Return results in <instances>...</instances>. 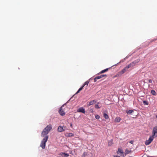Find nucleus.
I'll use <instances>...</instances> for the list:
<instances>
[{
    "label": "nucleus",
    "instance_id": "27",
    "mask_svg": "<svg viewBox=\"0 0 157 157\" xmlns=\"http://www.w3.org/2000/svg\"><path fill=\"white\" fill-rule=\"evenodd\" d=\"M70 126L71 127H72V125L71 124Z\"/></svg>",
    "mask_w": 157,
    "mask_h": 157
},
{
    "label": "nucleus",
    "instance_id": "1",
    "mask_svg": "<svg viewBox=\"0 0 157 157\" xmlns=\"http://www.w3.org/2000/svg\"><path fill=\"white\" fill-rule=\"evenodd\" d=\"M52 128L51 124L47 126L42 132L41 136L42 137H44L48 133L49 131L52 129Z\"/></svg>",
    "mask_w": 157,
    "mask_h": 157
},
{
    "label": "nucleus",
    "instance_id": "21",
    "mask_svg": "<svg viewBox=\"0 0 157 157\" xmlns=\"http://www.w3.org/2000/svg\"><path fill=\"white\" fill-rule=\"evenodd\" d=\"M89 82V81H87L84 83V84L82 86H84L86 85L88 86Z\"/></svg>",
    "mask_w": 157,
    "mask_h": 157
},
{
    "label": "nucleus",
    "instance_id": "7",
    "mask_svg": "<svg viewBox=\"0 0 157 157\" xmlns=\"http://www.w3.org/2000/svg\"><path fill=\"white\" fill-rule=\"evenodd\" d=\"M107 75H101L100 76H98L97 77H96L94 78V82H96L98 79H100L101 78H102L103 77H104V76H106Z\"/></svg>",
    "mask_w": 157,
    "mask_h": 157
},
{
    "label": "nucleus",
    "instance_id": "4",
    "mask_svg": "<svg viewBox=\"0 0 157 157\" xmlns=\"http://www.w3.org/2000/svg\"><path fill=\"white\" fill-rule=\"evenodd\" d=\"M67 107L66 106V105L64 104L62 105L61 107L60 108L59 112V114L61 116H63L65 114V109Z\"/></svg>",
    "mask_w": 157,
    "mask_h": 157
},
{
    "label": "nucleus",
    "instance_id": "14",
    "mask_svg": "<svg viewBox=\"0 0 157 157\" xmlns=\"http://www.w3.org/2000/svg\"><path fill=\"white\" fill-rule=\"evenodd\" d=\"M103 117L106 119H108L109 118L108 115L105 113H103Z\"/></svg>",
    "mask_w": 157,
    "mask_h": 157
},
{
    "label": "nucleus",
    "instance_id": "17",
    "mask_svg": "<svg viewBox=\"0 0 157 157\" xmlns=\"http://www.w3.org/2000/svg\"><path fill=\"white\" fill-rule=\"evenodd\" d=\"M133 112V111L132 110H130L128 111H127L126 113L127 114H131Z\"/></svg>",
    "mask_w": 157,
    "mask_h": 157
},
{
    "label": "nucleus",
    "instance_id": "16",
    "mask_svg": "<svg viewBox=\"0 0 157 157\" xmlns=\"http://www.w3.org/2000/svg\"><path fill=\"white\" fill-rule=\"evenodd\" d=\"M84 87V86H82L78 90V91L77 92L76 94H78L79 93L80 91H81L83 88Z\"/></svg>",
    "mask_w": 157,
    "mask_h": 157
},
{
    "label": "nucleus",
    "instance_id": "19",
    "mask_svg": "<svg viewBox=\"0 0 157 157\" xmlns=\"http://www.w3.org/2000/svg\"><path fill=\"white\" fill-rule=\"evenodd\" d=\"M151 93L152 95H156V92L155 90H151Z\"/></svg>",
    "mask_w": 157,
    "mask_h": 157
},
{
    "label": "nucleus",
    "instance_id": "13",
    "mask_svg": "<svg viewBox=\"0 0 157 157\" xmlns=\"http://www.w3.org/2000/svg\"><path fill=\"white\" fill-rule=\"evenodd\" d=\"M121 120V119L120 117H116L114 120V121L116 122H119Z\"/></svg>",
    "mask_w": 157,
    "mask_h": 157
},
{
    "label": "nucleus",
    "instance_id": "26",
    "mask_svg": "<svg viewBox=\"0 0 157 157\" xmlns=\"http://www.w3.org/2000/svg\"><path fill=\"white\" fill-rule=\"evenodd\" d=\"M148 82L149 83H151L152 82V80L151 79H150L149 80Z\"/></svg>",
    "mask_w": 157,
    "mask_h": 157
},
{
    "label": "nucleus",
    "instance_id": "18",
    "mask_svg": "<svg viewBox=\"0 0 157 157\" xmlns=\"http://www.w3.org/2000/svg\"><path fill=\"white\" fill-rule=\"evenodd\" d=\"M108 69H109V68H106L105 70H102L100 72V73H101V74L107 71H108Z\"/></svg>",
    "mask_w": 157,
    "mask_h": 157
},
{
    "label": "nucleus",
    "instance_id": "3",
    "mask_svg": "<svg viewBox=\"0 0 157 157\" xmlns=\"http://www.w3.org/2000/svg\"><path fill=\"white\" fill-rule=\"evenodd\" d=\"M44 137V138L42 140L40 144V147L43 149H44L45 147L46 142L48 139V136H45Z\"/></svg>",
    "mask_w": 157,
    "mask_h": 157
},
{
    "label": "nucleus",
    "instance_id": "9",
    "mask_svg": "<svg viewBox=\"0 0 157 157\" xmlns=\"http://www.w3.org/2000/svg\"><path fill=\"white\" fill-rule=\"evenodd\" d=\"M65 130L63 129V127L62 126H59L58 128V131L59 132H61L64 131Z\"/></svg>",
    "mask_w": 157,
    "mask_h": 157
},
{
    "label": "nucleus",
    "instance_id": "5",
    "mask_svg": "<svg viewBox=\"0 0 157 157\" xmlns=\"http://www.w3.org/2000/svg\"><path fill=\"white\" fill-rule=\"evenodd\" d=\"M153 136V138L157 137V126H155L153 128L152 131V135L151 136Z\"/></svg>",
    "mask_w": 157,
    "mask_h": 157
},
{
    "label": "nucleus",
    "instance_id": "11",
    "mask_svg": "<svg viewBox=\"0 0 157 157\" xmlns=\"http://www.w3.org/2000/svg\"><path fill=\"white\" fill-rule=\"evenodd\" d=\"M65 136L68 137H73L74 136V134L72 133H66L65 134Z\"/></svg>",
    "mask_w": 157,
    "mask_h": 157
},
{
    "label": "nucleus",
    "instance_id": "2",
    "mask_svg": "<svg viewBox=\"0 0 157 157\" xmlns=\"http://www.w3.org/2000/svg\"><path fill=\"white\" fill-rule=\"evenodd\" d=\"M136 62H135V63L134 62H132L131 63H130V64L128 65L127 66L125 67L123 69H122V70H121V71L119 72V75H121L125 72L127 71H128V69L131 67H132L133 66L135 65L136 64Z\"/></svg>",
    "mask_w": 157,
    "mask_h": 157
},
{
    "label": "nucleus",
    "instance_id": "25",
    "mask_svg": "<svg viewBox=\"0 0 157 157\" xmlns=\"http://www.w3.org/2000/svg\"><path fill=\"white\" fill-rule=\"evenodd\" d=\"M134 141L133 140H131L130 141L129 143L131 144H133Z\"/></svg>",
    "mask_w": 157,
    "mask_h": 157
},
{
    "label": "nucleus",
    "instance_id": "8",
    "mask_svg": "<svg viewBox=\"0 0 157 157\" xmlns=\"http://www.w3.org/2000/svg\"><path fill=\"white\" fill-rule=\"evenodd\" d=\"M78 112H81L82 113H85V111L83 107H81L78 109L77 111Z\"/></svg>",
    "mask_w": 157,
    "mask_h": 157
},
{
    "label": "nucleus",
    "instance_id": "6",
    "mask_svg": "<svg viewBox=\"0 0 157 157\" xmlns=\"http://www.w3.org/2000/svg\"><path fill=\"white\" fill-rule=\"evenodd\" d=\"M154 138L153 136H150L148 140H147L145 141V145H149L153 141Z\"/></svg>",
    "mask_w": 157,
    "mask_h": 157
},
{
    "label": "nucleus",
    "instance_id": "22",
    "mask_svg": "<svg viewBox=\"0 0 157 157\" xmlns=\"http://www.w3.org/2000/svg\"><path fill=\"white\" fill-rule=\"evenodd\" d=\"M143 103L144 105H147L148 102L147 101H143Z\"/></svg>",
    "mask_w": 157,
    "mask_h": 157
},
{
    "label": "nucleus",
    "instance_id": "20",
    "mask_svg": "<svg viewBox=\"0 0 157 157\" xmlns=\"http://www.w3.org/2000/svg\"><path fill=\"white\" fill-rule=\"evenodd\" d=\"M125 155L128 154L130 153L131 152V151H129L128 150L126 149L125 150Z\"/></svg>",
    "mask_w": 157,
    "mask_h": 157
},
{
    "label": "nucleus",
    "instance_id": "23",
    "mask_svg": "<svg viewBox=\"0 0 157 157\" xmlns=\"http://www.w3.org/2000/svg\"><path fill=\"white\" fill-rule=\"evenodd\" d=\"M95 108L96 109H99L100 107H99L98 104H97L95 105Z\"/></svg>",
    "mask_w": 157,
    "mask_h": 157
},
{
    "label": "nucleus",
    "instance_id": "10",
    "mask_svg": "<svg viewBox=\"0 0 157 157\" xmlns=\"http://www.w3.org/2000/svg\"><path fill=\"white\" fill-rule=\"evenodd\" d=\"M60 155L63 157H67L69 156V155L67 153H66L64 152H61L60 153Z\"/></svg>",
    "mask_w": 157,
    "mask_h": 157
},
{
    "label": "nucleus",
    "instance_id": "28",
    "mask_svg": "<svg viewBox=\"0 0 157 157\" xmlns=\"http://www.w3.org/2000/svg\"><path fill=\"white\" fill-rule=\"evenodd\" d=\"M121 61L120 62H119L118 63H117V64L118 63H121Z\"/></svg>",
    "mask_w": 157,
    "mask_h": 157
},
{
    "label": "nucleus",
    "instance_id": "12",
    "mask_svg": "<svg viewBox=\"0 0 157 157\" xmlns=\"http://www.w3.org/2000/svg\"><path fill=\"white\" fill-rule=\"evenodd\" d=\"M118 152L122 154L121 155L122 156H124V153L123 152V151L120 148H118L117 153H118Z\"/></svg>",
    "mask_w": 157,
    "mask_h": 157
},
{
    "label": "nucleus",
    "instance_id": "15",
    "mask_svg": "<svg viewBox=\"0 0 157 157\" xmlns=\"http://www.w3.org/2000/svg\"><path fill=\"white\" fill-rule=\"evenodd\" d=\"M95 102H96V101L94 100L91 101L89 102V105L90 106V105H93V104L95 103Z\"/></svg>",
    "mask_w": 157,
    "mask_h": 157
},
{
    "label": "nucleus",
    "instance_id": "24",
    "mask_svg": "<svg viewBox=\"0 0 157 157\" xmlns=\"http://www.w3.org/2000/svg\"><path fill=\"white\" fill-rule=\"evenodd\" d=\"M100 117L98 115H96L95 116V118L97 119H99Z\"/></svg>",
    "mask_w": 157,
    "mask_h": 157
}]
</instances>
